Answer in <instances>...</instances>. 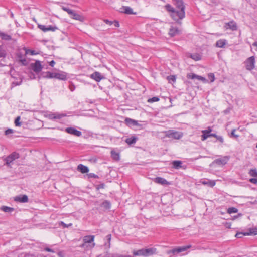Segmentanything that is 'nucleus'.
Returning <instances> with one entry per match:
<instances>
[{
	"mask_svg": "<svg viewBox=\"0 0 257 257\" xmlns=\"http://www.w3.org/2000/svg\"><path fill=\"white\" fill-rule=\"evenodd\" d=\"M175 6V9L169 4L164 6L165 9L169 13L171 18L178 25L182 24L181 20L185 17V6L183 0H172Z\"/></svg>",
	"mask_w": 257,
	"mask_h": 257,
	"instance_id": "1",
	"label": "nucleus"
},
{
	"mask_svg": "<svg viewBox=\"0 0 257 257\" xmlns=\"http://www.w3.org/2000/svg\"><path fill=\"white\" fill-rule=\"evenodd\" d=\"M156 249L154 248H142L138 250H134L133 254L135 256H149L155 254Z\"/></svg>",
	"mask_w": 257,
	"mask_h": 257,
	"instance_id": "2",
	"label": "nucleus"
},
{
	"mask_svg": "<svg viewBox=\"0 0 257 257\" xmlns=\"http://www.w3.org/2000/svg\"><path fill=\"white\" fill-rule=\"evenodd\" d=\"M20 154L17 152H13L9 155H8L5 159L6 164L7 166H10V164L14 160L20 158Z\"/></svg>",
	"mask_w": 257,
	"mask_h": 257,
	"instance_id": "3",
	"label": "nucleus"
},
{
	"mask_svg": "<svg viewBox=\"0 0 257 257\" xmlns=\"http://www.w3.org/2000/svg\"><path fill=\"white\" fill-rule=\"evenodd\" d=\"M165 136L167 137L173 138L174 139H180L183 136V134L178 131L169 130L165 132Z\"/></svg>",
	"mask_w": 257,
	"mask_h": 257,
	"instance_id": "4",
	"label": "nucleus"
},
{
	"mask_svg": "<svg viewBox=\"0 0 257 257\" xmlns=\"http://www.w3.org/2000/svg\"><path fill=\"white\" fill-rule=\"evenodd\" d=\"M255 58L251 56L247 59L245 62V68L248 70H251L254 68Z\"/></svg>",
	"mask_w": 257,
	"mask_h": 257,
	"instance_id": "5",
	"label": "nucleus"
},
{
	"mask_svg": "<svg viewBox=\"0 0 257 257\" xmlns=\"http://www.w3.org/2000/svg\"><path fill=\"white\" fill-rule=\"evenodd\" d=\"M30 67L36 73L40 72L43 69V66L39 60H36L35 63H32L30 64Z\"/></svg>",
	"mask_w": 257,
	"mask_h": 257,
	"instance_id": "6",
	"label": "nucleus"
},
{
	"mask_svg": "<svg viewBox=\"0 0 257 257\" xmlns=\"http://www.w3.org/2000/svg\"><path fill=\"white\" fill-rule=\"evenodd\" d=\"M38 27L44 32H46L47 31L54 32L58 29L57 26L52 25L46 26L42 24H38Z\"/></svg>",
	"mask_w": 257,
	"mask_h": 257,
	"instance_id": "7",
	"label": "nucleus"
},
{
	"mask_svg": "<svg viewBox=\"0 0 257 257\" xmlns=\"http://www.w3.org/2000/svg\"><path fill=\"white\" fill-rule=\"evenodd\" d=\"M230 157L225 156L222 158L216 159L214 160L212 164H215L218 165H224L227 164V162L229 160Z\"/></svg>",
	"mask_w": 257,
	"mask_h": 257,
	"instance_id": "8",
	"label": "nucleus"
},
{
	"mask_svg": "<svg viewBox=\"0 0 257 257\" xmlns=\"http://www.w3.org/2000/svg\"><path fill=\"white\" fill-rule=\"evenodd\" d=\"M14 200L17 202L27 203L29 201V198L27 195L23 194L14 197Z\"/></svg>",
	"mask_w": 257,
	"mask_h": 257,
	"instance_id": "9",
	"label": "nucleus"
},
{
	"mask_svg": "<svg viewBox=\"0 0 257 257\" xmlns=\"http://www.w3.org/2000/svg\"><path fill=\"white\" fill-rule=\"evenodd\" d=\"M65 132L71 135H74L77 137H80L82 135L81 131L77 130L74 127H69L65 128Z\"/></svg>",
	"mask_w": 257,
	"mask_h": 257,
	"instance_id": "10",
	"label": "nucleus"
},
{
	"mask_svg": "<svg viewBox=\"0 0 257 257\" xmlns=\"http://www.w3.org/2000/svg\"><path fill=\"white\" fill-rule=\"evenodd\" d=\"M90 77L94 79L97 82H100L102 79L105 78V77L103 76L98 71H95L94 72H93L92 74L90 75Z\"/></svg>",
	"mask_w": 257,
	"mask_h": 257,
	"instance_id": "11",
	"label": "nucleus"
},
{
	"mask_svg": "<svg viewBox=\"0 0 257 257\" xmlns=\"http://www.w3.org/2000/svg\"><path fill=\"white\" fill-rule=\"evenodd\" d=\"M182 162L180 160H174L172 162V168L175 169L182 168L185 169L187 168L186 165H182Z\"/></svg>",
	"mask_w": 257,
	"mask_h": 257,
	"instance_id": "12",
	"label": "nucleus"
},
{
	"mask_svg": "<svg viewBox=\"0 0 257 257\" xmlns=\"http://www.w3.org/2000/svg\"><path fill=\"white\" fill-rule=\"evenodd\" d=\"M211 131L212 129L210 127H208L207 130H203L202 131L201 140L205 141L208 138L212 137V133H211Z\"/></svg>",
	"mask_w": 257,
	"mask_h": 257,
	"instance_id": "13",
	"label": "nucleus"
},
{
	"mask_svg": "<svg viewBox=\"0 0 257 257\" xmlns=\"http://www.w3.org/2000/svg\"><path fill=\"white\" fill-rule=\"evenodd\" d=\"M95 236L94 235H86L83 238V241L84 243H92V247H94L95 245V243H94Z\"/></svg>",
	"mask_w": 257,
	"mask_h": 257,
	"instance_id": "14",
	"label": "nucleus"
},
{
	"mask_svg": "<svg viewBox=\"0 0 257 257\" xmlns=\"http://www.w3.org/2000/svg\"><path fill=\"white\" fill-rule=\"evenodd\" d=\"M55 78L60 80L65 81L68 78L67 73L64 71H61L60 73H55Z\"/></svg>",
	"mask_w": 257,
	"mask_h": 257,
	"instance_id": "15",
	"label": "nucleus"
},
{
	"mask_svg": "<svg viewBox=\"0 0 257 257\" xmlns=\"http://www.w3.org/2000/svg\"><path fill=\"white\" fill-rule=\"evenodd\" d=\"M154 182L156 183L160 184L163 185H169L170 183L166 179L161 177H157L154 179Z\"/></svg>",
	"mask_w": 257,
	"mask_h": 257,
	"instance_id": "16",
	"label": "nucleus"
},
{
	"mask_svg": "<svg viewBox=\"0 0 257 257\" xmlns=\"http://www.w3.org/2000/svg\"><path fill=\"white\" fill-rule=\"evenodd\" d=\"M125 124L129 127H132L134 126H140L138 121L132 119L130 118H126L125 119Z\"/></svg>",
	"mask_w": 257,
	"mask_h": 257,
	"instance_id": "17",
	"label": "nucleus"
},
{
	"mask_svg": "<svg viewBox=\"0 0 257 257\" xmlns=\"http://www.w3.org/2000/svg\"><path fill=\"white\" fill-rule=\"evenodd\" d=\"M77 170L82 174L88 173L89 171V168L82 164H79L77 166Z\"/></svg>",
	"mask_w": 257,
	"mask_h": 257,
	"instance_id": "18",
	"label": "nucleus"
},
{
	"mask_svg": "<svg viewBox=\"0 0 257 257\" xmlns=\"http://www.w3.org/2000/svg\"><path fill=\"white\" fill-rule=\"evenodd\" d=\"M179 33H180V30H179V29L177 27H174L172 26L170 28L169 31L168 33L169 35L171 37H173L175 36L176 35L179 34Z\"/></svg>",
	"mask_w": 257,
	"mask_h": 257,
	"instance_id": "19",
	"label": "nucleus"
},
{
	"mask_svg": "<svg viewBox=\"0 0 257 257\" xmlns=\"http://www.w3.org/2000/svg\"><path fill=\"white\" fill-rule=\"evenodd\" d=\"M71 17L73 19L78 20L80 22H83L85 20L84 16L76 13L75 11H74Z\"/></svg>",
	"mask_w": 257,
	"mask_h": 257,
	"instance_id": "20",
	"label": "nucleus"
},
{
	"mask_svg": "<svg viewBox=\"0 0 257 257\" xmlns=\"http://www.w3.org/2000/svg\"><path fill=\"white\" fill-rule=\"evenodd\" d=\"M121 9L122 10L121 12L125 14L128 15L136 14V13L133 12V9L129 6H123Z\"/></svg>",
	"mask_w": 257,
	"mask_h": 257,
	"instance_id": "21",
	"label": "nucleus"
},
{
	"mask_svg": "<svg viewBox=\"0 0 257 257\" xmlns=\"http://www.w3.org/2000/svg\"><path fill=\"white\" fill-rule=\"evenodd\" d=\"M138 138L135 136H132L130 138H126L125 140V142L129 145H132L136 143V141L138 140Z\"/></svg>",
	"mask_w": 257,
	"mask_h": 257,
	"instance_id": "22",
	"label": "nucleus"
},
{
	"mask_svg": "<svg viewBox=\"0 0 257 257\" xmlns=\"http://www.w3.org/2000/svg\"><path fill=\"white\" fill-rule=\"evenodd\" d=\"M100 207L105 210H109L111 207V202L108 200H105L100 204Z\"/></svg>",
	"mask_w": 257,
	"mask_h": 257,
	"instance_id": "23",
	"label": "nucleus"
},
{
	"mask_svg": "<svg viewBox=\"0 0 257 257\" xmlns=\"http://www.w3.org/2000/svg\"><path fill=\"white\" fill-rule=\"evenodd\" d=\"M227 44V41L225 39H219L216 41L215 46L219 48H223Z\"/></svg>",
	"mask_w": 257,
	"mask_h": 257,
	"instance_id": "24",
	"label": "nucleus"
},
{
	"mask_svg": "<svg viewBox=\"0 0 257 257\" xmlns=\"http://www.w3.org/2000/svg\"><path fill=\"white\" fill-rule=\"evenodd\" d=\"M42 77L43 78H49V79L54 78H55V73H53V72H51L50 71H47L46 72H43L42 73Z\"/></svg>",
	"mask_w": 257,
	"mask_h": 257,
	"instance_id": "25",
	"label": "nucleus"
},
{
	"mask_svg": "<svg viewBox=\"0 0 257 257\" xmlns=\"http://www.w3.org/2000/svg\"><path fill=\"white\" fill-rule=\"evenodd\" d=\"M111 157L115 161H119L120 159V153L119 152H116L114 150H112L111 151Z\"/></svg>",
	"mask_w": 257,
	"mask_h": 257,
	"instance_id": "26",
	"label": "nucleus"
},
{
	"mask_svg": "<svg viewBox=\"0 0 257 257\" xmlns=\"http://www.w3.org/2000/svg\"><path fill=\"white\" fill-rule=\"evenodd\" d=\"M228 26V28L231 29L233 31L236 30L237 29V26L236 23L233 21H230L226 24Z\"/></svg>",
	"mask_w": 257,
	"mask_h": 257,
	"instance_id": "27",
	"label": "nucleus"
},
{
	"mask_svg": "<svg viewBox=\"0 0 257 257\" xmlns=\"http://www.w3.org/2000/svg\"><path fill=\"white\" fill-rule=\"evenodd\" d=\"M0 37L2 40L9 41L11 40L12 37L10 35L0 31Z\"/></svg>",
	"mask_w": 257,
	"mask_h": 257,
	"instance_id": "28",
	"label": "nucleus"
},
{
	"mask_svg": "<svg viewBox=\"0 0 257 257\" xmlns=\"http://www.w3.org/2000/svg\"><path fill=\"white\" fill-rule=\"evenodd\" d=\"M1 210L5 212H12L15 210V209L13 207L2 206L1 208Z\"/></svg>",
	"mask_w": 257,
	"mask_h": 257,
	"instance_id": "29",
	"label": "nucleus"
},
{
	"mask_svg": "<svg viewBox=\"0 0 257 257\" xmlns=\"http://www.w3.org/2000/svg\"><path fill=\"white\" fill-rule=\"evenodd\" d=\"M246 234L247 236L248 235H257V228L254 227L249 228L248 232H246Z\"/></svg>",
	"mask_w": 257,
	"mask_h": 257,
	"instance_id": "30",
	"label": "nucleus"
},
{
	"mask_svg": "<svg viewBox=\"0 0 257 257\" xmlns=\"http://www.w3.org/2000/svg\"><path fill=\"white\" fill-rule=\"evenodd\" d=\"M18 257H39L38 255L31 254L30 253L23 252L19 254Z\"/></svg>",
	"mask_w": 257,
	"mask_h": 257,
	"instance_id": "31",
	"label": "nucleus"
},
{
	"mask_svg": "<svg viewBox=\"0 0 257 257\" xmlns=\"http://www.w3.org/2000/svg\"><path fill=\"white\" fill-rule=\"evenodd\" d=\"M190 57L195 61H199L201 59V56L198 53L191 54Z\"/></svg>",
	"mask_w": 257,
	"mask_h": 257,
	"instance_id": "32",
	"label": "nucleus"
},
{
	"mask_svg": "<svg viewBox=\"0 0 257 257\" xmlns=\"http://www.w3.org/2000/svg\"><path fill=\"white\" fill-rule=\"evenodd\" d=\"M19 59V61L21 62L22 65L27 66L28 64V62L25 58H23V56L21 54L18 55Z\"/></svg>",
	"mask_w": 257,
	"mask_h": 257,
	"instance_id": "33",
	"label": "nucleus"
},
{
	"mask_svg": "<svg viewBox=\"0 0 257 257\" xmlns=\"http://www.w3.org/2000/svg\"><path fill=\"white\" fill-rule=\"evenodd\" d=\"M167 80L170 83H174L176 82V76L175 75H171L167 77Z\"/></svg>",
	"mask_w": 257,
	"mask_h": 257,
	"instance_id": "34",
	"label": "nucleus"
},
{
	"mask_svg": "<svg viewBox=\"0 0 257 257\" xmlns=\"http://www.w3.org/2000/svg\"><path fill=\"white\" fill-rule=\"evenodd\" d=\"M178 253H179V250H178V247L174 248H173L172 249L169 250L167 251V254H168V255H170L171 254H172L173 255H176V254H177Z\"/></svg>",
	"mask_w": 257,
	"mask_h": 257,
	"instance_id": "35",
	"label": "nucleus"
},
{
	"mask_svg": "<svg viewBox=\"0 0 257 257\" xmlns=\"http://www.w3.org/2000/svg\"><path fill=\"white\" fill-rule=\"evenodd\" d=\"M212 137H215V138H216V140L217 141H218L219 142H220L221 143H222V144L223 143L224 139L222 136H218L215 133H212Z\"/></svg>",
	"mask_w": 257,
	"mask_h": 257,
	"instance_id": "36",
	"label": "nucleus"
},
{
	"mask_svg": "<svg viewBox=\"0 0 257 257\" xmlns=\"http://www.w3.org/2000/svg\"><path fill=\"white\" fill-rule=\"evenodd\" d=\"M248 174L250 176L257 177V169L256 168L251 169L249 170Z\"/></svg>",
	"mask_w": 257,
	"mask_h": 257,
	"instance_id": "37",
	"label": "nucleus"
},
{
	"mask_svg": "<svg viewBox=\"0 0 257 257\" xmlns=\"http://www.w3.org/2000/svg\"><path fill=\"white\" fill-rule=\"evenodd\" d=\"M238 210L237 208H235V207H229L227 209V212L230 214H232V213H237L238 212Z\"/></svg>",
	"mask_w": 257,
	"mask_h": 257,
	"instance_id": "38",
	"label": "nucleus"
},
{
	"mask_svg": "<svg viewBox=\"0 0 257 257\" xmlns=\"http://www.w3.org/2000/svg\"><path fill=\"white\" fill-rule=\"evenodd\" d=\"M59 225L60 226L62 227L63 228H68L69 227L72 226V225H73V224L72 223H69L68 224H67L63 221H60L59 223Z\"/></svg>",
	"mask_w": 257,
	"mask_h": 257,
	"instance_id": "39",
	"label": "nucleus"
},
{
	"mask_svg": "<svg viewBox=\"0 0 257 257\" xmlns=\"http://www.w3.org/2000/svg\"><path fill=\"white\" fill-rule=\"evenodd\" d=\"M62 9L63 11L66 12L68 14H69L71 16L72 15V14L73 13V12L74 11L73 10H71V9H69V8L66 7L64 6L62 7Z\"/></svg>",
	"mask_w": 257,
	"mask_h": 257,
	"instance_id": "40",
	"label": "nucleus"
},
{
	"mask_svg": "<svg viewBox=\"0 0 257 257\" xmlns=\"http://www.w3.org/2000/svg\"><path fill=\"white\" fill-rule=\"evenodd\" d=\"M190 247H191V245H187V246H181V247H178L179 252L180 253V252L185 251L187 250Z\"/></svg>",
	"mask_w": 257,
	"mask_h": 257,
	"instance_id": "41",
	"label": "nucleus"
},
{
	"mask_svg": "<svg viewBox=\"0 0 257 257\" xmlns=\"http://www.w3.org/2000/svg\"><path fill=\"white\" fill-rule=\"evenodd\" d=\"M160 100V98L158 96H154L148 99V102L153 103L155 102H158Z\"/></svg>",
	"mask_w": 257,
	"mask_h": 257,
	"instance_id": "42",
	"label": "nucleus"
},
{
	"mask_svg": "<svg viewBox=\"0 0 257 257\" xmlns=\"http://www.w3.org/2000/svg\"><path fill=\"white\" fill-rule=\"evenodd\" d=\"M235 236L237 238H241L243 236H247V234H246V232H237L236 233Z\"/></svg>",
	"mask_w": 257,
	"mask_h": 257,
	"instance_id": "43",
	"label": "nucleus"
},
{
	"mask_svg": "<svg viewBox=\"0 0 257 257\" xmlns=\"http://www.w3.org/2000/svg\"><path fill=\"white\" fill-rule=\"evenodd\" d=\"M21 117L20 116H17L14 121L15 125L16 126H20L21 125V122H20Z\"/></svg>",
	"mask_w": 257,
	"mask_h": 257,
	"instance_id": "44",
	"label": "nucleus"
},
{
	"mask_svg": "<svg viewBox=\"0 0 257 257\" xmlns=\"http://www.w3.org/2000/svg\"><path fill=\"white\" fill-rule=\"evenodd\" d=\"M197 75V74L193 73H188L187 75V77L188 79H196Z\"/></svg>",
	"mask_w": 257,
	"mask_h": 257,
	"instance_id": "45",
	"label": "nucleus"
},
{
	"mask_svg": "<svg viewBox=\"0 0 257 257\" xmlns=\"http://www.w3.org/2000/svg\"><path fill=\"white\" fill-rule=\"evenodd\" d=\"M55 116H56L55 119H60L62 118V117L66 116V114H64V113H61V114L55 113Z\"/></svg>",
	"mask_w": 257,
	"mask_h": 257,
	"instance_id": "46",
	"label": "nucleus"
},
{
	"mask_svg": "<svg viewBox=\"0 0 257 257\" xmlns=\"http://www.w3.org/2000/svg\"><path fill=\"white\" fill-rule=\"evenodd\" d=\"M208 78L211 82H213L215 80V76L213 73H210L208 75Z\"/></svg>",
	"mask_w": 257,
	"mask_h": 257,
	"instance_id": "47",
	"label": "nucleus"
},
{
	"mask_svg": "<svg viewBox=\"0 0 257 257\" xmlns=\"http://www.w3.org/2000/svg\"><path fill=\"white\" fill-rule=\"evenodd\" d=\"M105 185L104 183H101L100 184L95 186L96 189L98 190L100 189H103L105 188Z\"/></svg>",
	"mask_w": 257,
	"mask_h": 257,
	"instance_id": "48",
	"label": "nucleus"
},
{
	"mask_svg": "<svg viewBox=\"0 0 257 257\" xmlns=\"http://www.w3.org/2000/svg\"><path fill=\"white\" fill-rule=\"evenodd\" d=\"M236 131V130L235 128L233 129L231 132V134H230V137H234L235 138H237L238 137V135H236L235 134V132Z\"/></svg>",
	"mask_w": 257,
	"mask_h": 257,
	"instance_id": "49",
	"label": "nucleus"
},
{
	"mask_svg": "<svg viewBox=\"0 0 257 257\" xmlns=\"http://www.w3.org/2000/svg\"><path fill=\"white\" fill-rule=\"evenodd\" d=\"M6 52L4 50H0V58H5L6 56Z\"/></svg>",
	"mask_w": 257,
	"mask_h": 257,
	"instance_id": "50",
	"label": "nucleus"
},
{
	"mask_svg": "<svg viewBox=\"0 0 257 257\" xmlns=\"http://www.w3.org/2000/svg\"><path fill=\"white\" fill-rule=\"evenodd\" d=\"M87 176L88 178H99V176L98 175L93 173L87 174Z\"/></svg>",
	"mask_w": 257,
	"mask_h": 257,
	"instance_id": "51",
	"label": "nucleus"
},
{
	"mask_svg": "<svg viewBox=\"0 0 257 257\" xmlns=\"http://www.w3.org/2000/svg\"><path fill=\"white\" fill-rule=\"evenodd\" d=\"M29 53H30L31 55H36L37 54V53L35 52V50L26 49V54H28Z\"/></svg>",
	"mask_w": 257,
	"mask_h": 257,
	"instance_id": "52",
	"label": "nucleus"
},
{
	"mask_svg": "<svg viewBox=\"0 0 257 257\" xmlns=\"http://www.w3.org/2000/svg\"><path fill=\"white\" fill-rule=\"evenodd\" d=\"M75 88L76 87L75 85L72 82H71L69 86V88L70 90V91H73L75 89Z\"/></svg>",
	"mask_w": 257,
	"mask_h": 257,
	"instance_id": "53",
	"label": "nucleus"
},
{
	"mask_svg": "<svg viewBox=\"0 0 257 257\" xmlns=\"http://www.w3.org/2000/svg\"><path fill=\"white\" fill-rule=\"evenodd\" d=\"M196 79H197L199 80L202 81L203 82H206V78L205 77H202L201 76L198 75H197Z\"/></svg>",
	"mask_w": 257,
	"mask_h": 257,
	"instance_id": "54",
	"label": "nucleus"
},
{
	"mask_svg": "<svg viewBox=\"0 0 257 257\" xmlns=\"http://www.w3.org/2000/svg\"><path fill=\"white\" fill-rule=\"evenodd\" d=\"M12 133H13V130H12V128H8L5 132V134L6 135H8Z\"/></svg>",
	"mask_w": 257,
	"mask_h": 257,
	"instance_id": "55",
	"label": "nucleus"
},
{
	"mask_svg": "<svg viewBox=\"0 0 257 257\" xmlns=\"http://www.w3.org/2000/svg\"><path fill=\"white\" fill-rule=\"evenodd\" d=\"M249 181L253 184H257V177L249 179Z\"/></svg>",
	"mask_w": 257,
	"mask_h": 257,
	"instance_id": "56",
	"label": "nucleus"
},
{
	"mask_svg": "<svg viewBox=\"0 0 257 257\" xmlns=\"http://www.w3.org/2000/svg\"><path fill=\"white\" fill-rule=\"evenodd\" d=\"M104 22L106 24H108L110 26H111V25L113 24V22L112 21H109V20L108 19H104Z\"/></svg>",
	"mask_w": 257,
	"mask_h": 257,
	"instance_id": "57",
	"label": "nucleus"
},
{
	"mask_svg": "<svg viewBox=\"0 0 257 257\" xmlns=\"http://www.w3.org/2000/svg\"><path fill=\"white\" fill-rule=\"evenodd\" d=\"M22 82V81H20V82H13L12 83V86H16L20 85L21 84Z\"/></svg>",
	"mask_w": 257,
	"mask_h": 257,
	"instance_id": "58",
	"label": "nucleus"
},
{
	"mask_svg": "<svg viewBox=\"0 0 257 257\" xmlns=\"http://www.w3.org/2000/svg\"><path fill=\"white\" fill-rule=\"evenodd\" d=\"M242 216V213H238L237 215H234L232 217V220H235L236 219H237L238 218H239V217H241Z\"/></svg>",
	"mask_w": 257,
	"mask_h": 257,
	"instance_id": "59",
	"label": "nucleus"
},
{
	"mask_svg": "<svg viewBox=\"0 0 257 257\" xmlns=\"http://www.w3.org/2000/svg\"><path fill=\"white\" fill-rule=\"evenodd\" d=\"M55 113H53L49 115V118L51 119H55Z\"/></svg>",
	"mask_w": 257,
	"mask_h": 257,
	"instance_id": "60",
	"label": "nucleus"
},
{
	"mask_svg": "<svg viewBox=\"0 0 257 257\" xmlns=\"http://www.w3.org/2000/svg\"><path fill=\"white\" fill-rule=\"evenodd\" d=\"M44 250L46 251H47V252H54V250L52 249H51L49 247H45L44 248Z\"/></svg>",
	"mask_w": 257,
	"mask_h": 257,
	"instance_id": "61",
	"label": "nucleus"
},
{
	"mask_svg": "<svg viewBox=\"0 0 257 257\" xmlns=\"http://www.w3.org/2000/svg\"><path fill=\"white\" fill-rule=\"evenodd\" d=\"M208 184L210 187H213L215 185V182L214 181L211 180L209 181Z\"/></svg>",
	"mask_w": 257,
	"mask_h": 257,
	"instance_id": "62",
	"label": "nucleus"
},
{
	"mask_svg": "<svg viewBox=\"0 0 257 257\" xmlns=\"http://www.w3.org/2000/svg\"><path fill=\"white\" fill-rule=\"evenodd\" d=\"M224 226L226 227V228H231V223L230 222H226L225 224H224Z\"/></svg>",
	"mask_w": 257,
	"mask_h": 257,
	"instance_id": "63",
	"label": "nucleus"
},
{
	"mask_svg": "<svg viewBox=\"0 0 257 257\" xmlns=\"http://www.w3.org/2000/svg\"><path fill=\"white\" fill-rule=\"evenodd\" d=\"M59 257H65V254L63 251H59L57 253Z\"/></svg>",
	"mask_w": 257,
	"mask_h": 257,
	"instance_id": "64",
	"label": "nucleus"
}]
</instances>
